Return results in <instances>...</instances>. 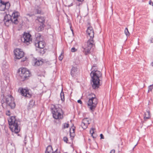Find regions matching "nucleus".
Here are the masks:
<instances>
[{
    "label": "nucleus",
    "instance_id": "obj_25",
    "mask_svg": "<svg viewBox=\"0 0 153 153\" xmlns=\"http://www.w3.org/2000/svg\"><path fill=\"white\" fill-rule=\"evenodd\" d=\"M12 21H11V22H12V23L14 24L17 25L19 23V21L17 19V18H12Z\"/></svg>",
    "mask_w": 153,
    "mask_h": 153
},
{
    "label": "nucleus",
    "instance_id": "obj_50",
    "mask_svg": "<svg viewBox=\"0 0 153 153\" xmlns=\"http://www.w3.org/2000/svg\"><path fill=\"white\" fill-rule=\"evenodd\" d=\"M96 67V65L95 64L94 65H93L92 66V68L95 67Z\"/></svg>",
    "mask_w": 153,
    "mask_h": 153
},
{
    "label": "nucleus",
    "instance_id": "obj_10",
    "mask_svg": "<svg viewBox=\"0 0 153 153\" xmlns=\"http://www.w3.org/2000/svg\"><path fill=\"white\" fill-rule=\"evenodd\" d=\"M31 36V35L29 33L25 32L21 40L23 41L24 43L28 45L30 44V42L32 41Z\"/></svg>",
    "mask_w": 153,
    "mask_h": 153
},
{
    "label": "nucleus",
    "instance_id": "obj_1",
    "mask_svg": "<svg viewBox=\"0 0 153 153\" xmlns=\"http://www.w3.org/2000/svg\"><path fill=\"white\" fill-rule=\"evenodd\" d=\"M86 32L90 38L82 47V51L85 55L91 53V50L94 46V42L93 38L94 37V32L93 27H88Z\"/></svg>",
    "mask_w": 153,
    "mask_h": 153
},
{
    "label": "nucleus",
    "instance_id": "obj_47",
    "mask_svg": "<svg viewBox=\"0 0 153 153\" xmlns=\"http://www.w3.org/2000/svg\"><path fill=\"white\" fill-rule=\"evenodd\" d=\"M75 127H73L72 128V131H73V132H75Z\"/></svg>",
    "mask_w": 153,
    "mask_h": 153
},
{
    "label": "nucleus",
    "instance_id": "obj_23",
    "mask_svg": "<svg viewBox=\"0 0 153 153\" xmlns=\"http://www.w3.org/2000/svg\"><path fill=\"white\" fill-rule=\"evenodd\" d=\"M0 3L1 4V6H2L3 7V10H4L5 9H6V6L7 4V3L5 2L4 1H2L1 0Z\"/></svg>",
    "mask_w": 153,
    "mask_h": 153
},
{
    "label": "nucleus",
    "instance_id": "obj_20",
    "mask_svg": "<svg viewBox=\"0 0 153 153\" xmlns=\"http://www.w3.org/2000/svg\"><path fill=\"white\" fill-rule=\"evenodd\" d=\"M19 16V13L18 11H14L12 13V17L13 18H18Z\"/></svg>",
    "mask_w": 153,
    "mask_h": 153
},
{
    "label": "nucleus",
    "instance_id": "obj_40",
    "mask_svg": "<svg viewBox=\"0 0 153 153\" xmlns=\"http://www.w3.org/2000/svg\"><path fill=\"white\" fill-rule=\"evenodd\" d=\"M27 137V135H25V138H24V143L25 144H26V142H25V141H26Z\"/></svg>",
    "mask_w": 153,
    "mask_h": 153
},
{
    "label": "nucleus",
    "instance_id": "obj_32",
    "mask_svg": "<svg viewBox=\"0 0 153 153\" xmlns=\"http://www.w3.org/2000/svg\"><path fill=\"white\" fill-rule=\"evenodd\" d=\"M77 49L75 48L74 47L72 48L71 49V51L72 52H74L77 51Z\"/></svg>",
    "mask_w": 153,
    "mask_h": 153
},
{
    "label": "nucleus",
    "instance_id": "obj_8",
    "mask_svg": "<svg viewBox=\"0 0 153 153\" xmlns=\"http://www.w3.org/2000/svg\"><path fill=\"white\" fill-rule=\"evenodd\" d=\"M15 56V58L17 59H20L23 57L25 53L20 48H16L13 51Z\"/></svg>",
    "mask_w": 153,
    "mask_h": 153
},
{
    "label": "nucleus",
    "instance_id": "obj_17",
    "mask_svg": "<svg viewBox=\"0 0 153 153\" xmlns=\"http://www.w3.org/2000/svg\"><path fill=\"white\" fill-rule=\"evenodd\" d=\"M150 117V113L149 111H146V112L144 113V118L145 120L146 119H149Z\"/></svg>",
    "mask_w": 153,
    "mask_h": 153
},
{
    "label": "nucleus",
    "instance_id": "obj_4",
    "mask_svg": "<svg viewBox=\"0 0 153 153\" xmlns=\"http://www.w3.org/2000/svg\"><path fill=\"white\" fill-rule=\"evenodd\" d=\"M8 122L10 128L12 132L17 134L20 131V129L19 124L20 122L16 119V116H11L8 120Z\"/></svg>",
    "mask_w": 153,
    "mask_h": 153
},
{
    "label": "nucleus",
    "instance_id": "obj_7",
    "mask_svg": "<svg viewBox=\"0 0 153 153\" xmlns=\"http://www.w3.org/2000/svg\"><path fill=\"white\" fill-rule=\"evenodd\" d=\"M93 96L90 98L88 103V105L90 106L89 108L91 111H94L98 103V100L96 97L95 95L93 94Z\"/></svg>",
    "mask_w": 153,
    "mask_h": 153
},
{
    "label": "nucleus",
    "instance_id": "obj_15",
    "mask_svg": "<svg viewBox=\"0 0 153 153\" xmlns=\"http://www.w3.org/2000/svg\"><path fill=\"white\" fill-rule=\"evenodd\" d=\"M53 152L52 146L51 145H49L46 149L45 153H52Z\"/></svg>",
    "mask_w": 153,
    "mask_h": 153
},
{
    "label": "nucleus",
    "instance_id": "obj_38",
    "mask_svg": "<svg viewBox=\"0 0 153 153\" xmlns=\"http://www.w3.org/2000/svg\"><path fill=\"white\" fill-rule=\"evenodd\" d=\"M63 57L62 56V54H61L60 56H59V60L61 61L63 59Z\"/></svg>",
    "mask_w": 153,
    "mask_h": 153
},
{
    "label": "nucleus",
    "instance_id": "obj_35",
    "mask_svg": "<svg viewBox=\"0 0 153 153\" xmlns=\"http://www.w3.org/2000/svg\"><path fill=\"white\" fill-rule=\"evenodd\" d=\"M6 114L7 116H10V112L9 110H7L6 112Z\"/></svg>",
    "mask_w": 153,
    "mask_h": 153
},
{
    "label": "nucleus",
    "instance_id": "obj_44",
    "mask_svg": "<svg viewBox=\"0 0 153 153\" xmlns=\"http://www.w3.org/2000/svg\"><path fill=\"white\" fill-rule=\"evenodd\" d=\"M58 149H57L55 151H53L52 152V153H60V152H58L57 151Z\"/></svg>",
    "mask_w": 153,
    "mask_h": 153
},
{
    "label": "nucleus",
    "instance_id": "obj_9",
    "mask_svg": "<svg viewBox=\"0 0 153 153\" xmlns=\"http://www.w3.org/2000/svg\"><path fill=\"white\" fill-rule=\"evenodd\" d=\"M39 22V27L38 30L39 31L42 30L44 29L45 27L44 23H45V19L44 17L41 16H38L36 19Z\"/></svg>",
    "mask_w": 153,
    "mask_h": 153
},
{
    "label": "nucleus",
    "instance_id": "obj_49",
    "mask_svg": "<svg viewBox=\"0 0 153 153\" xmlns=\"http://www.w3.org/2000/svg\"><path fill=\"white\" fill-rule=\"evenodd\" d=\"M84 0H77V1L78 2H82L84 1Z\"/></svg>",
    "mask_w": 153,
    "mask_h": 153
},
{
    "label": "nucleus",
    "instance_id": "obj_2",
    "mask_svg": "<svg viewBox=\"0 0 153 153\" xmlns=\"http://www.w3.org/2000/svg\"><path fill=\"white\" fill-rule=\"evenodd\" d=\"M91 77V83L92 88L94 89H97L101 85L100 78L102 76V74L100 71L97 70H93L90 73Z\"/></svg>",
    "mask_w": 153,
    "mask_h": 153
},
{
    "label": "nucleus",
    "instance_id": "obj_52",
    "mask_svg": "<svg viewBox=\"0 0 153 153\" xmlns=\"http://www.w3.org/2000/svg\"><path fill=\"white\" fill-rule=\"evenodd\" d=\"M25 60V59L24 60H22V61H21L24 62V61Z\"/></svg>",
    "mask_w": 153,
    "mask_h": 153
},
{
    "label": "nucleus",
    "instance_id": "obj_16",
    "mask_svg": "<svg viewBox=\"0 0 153 153\" xmlns=\"http://www.w3.org/2000/svg\"><path fill=\"white\" fill-rule=\"evenodd\" d=\"M35 101L33 100H30V101L29 105L28 106L27 109H30L33 108V106L35 105Z\"/></svg>",
    "mask_w": 153,
    "mask_h": 153
},
{
    "label": "nucleus",
    "instance_id": "obj_41",
    "mask_svg": "<svg viewBox=\"0 0 153 153\" xmlns=\"http://www.w3.org/2000/svg\"><path fill=\"white\" fill-rule=\"evenodd\" d=\"M100 139H104V137L103 135L102 134H100Z\"/></svg>",
    "mask_w": 153,
    "mask_h": 153
},
{
    "label": "nucleus",
    "instance_id": "obj_28",
    "mask_svg": "<svg viewBox=\"0 0 153 153\" xmlns=\"http://www.w3.org/2000/svg\"><path fill=\"white\" fill-rule=\"evenodd\" d=\"M124 33L127 36H129L130 34L128 31V29L127 28H125L124 31Z\"/></svg>",
    "mask_w": 153,
    "mask_h": 153
},
{
    "label": "nucleus",
    "instance_id": "obj_53",
    "mask_svg": "<svg viewBox=\"0 0 153 153\" xmlns=\"http://www.w3.org/2000/svg\"><path fill=\"white\" fill-rule=\"evenodd\" d=\"M60 123H60V122H59V125H60Z\"/></svg>",
    "mask_w": 153,
    "mask_h": 153
},
{
    "label": "nucleus",
    "instance_id": "obj_37",
    "mask_svg": "<svg viewBox=\"0 0 153 153\" xmlns=\"http://www.w3.org/2000/svg\"><path fill=\"white\" fill-rule=\"evenodd\" d=\"M82 2H79L76 3V5L78 6H80V5L82 4V2Z\"/></svg>",
    "mask_w": 153,
    "mask_h": 153
},
{
    "label": "nucleus",
    "instance_id": "obj_33",
    "mask_svg": "<svg viewBox=\"0 0 153 153\" xmlns=\"http://www.w3.org/2000/svg\"><path fill=\"white\" fill-rule=\"evenodd\" d=\"M64 128H68L69 126V125L68 123H64Z\"/></svg>",
    "mask_w": 153,
    "mask_h": 153
},
{
    "label": "nucleus",
    "instance_id": "obj_3",
    "mask_svg": "<svg viewBox=\"0 0 153 153\" xmlns=\"http://www.w3.org/2000/svg\"><path fill=\"white\" fill-rule=\"evenodd\" d=\"M1 102L2 107L4 108L9 107L11 109H13L16 105L14 98L10 94L4 96L1 100Z\"/></svg>",
    "mask_w": 153,
    "mask_h": 153
},
{
    "label": "nucleus",
    "instance_id": "obj_27",
    "mask_svg": "<svg viewBox=\"0 0 153 153\" xmlns=\"http://www.w3.org/2000/svg\"><path fill=\"white\" fill-rule=\"evenodd\" d=\"M88 125V124H86L82 121L81 126L83 129H86L87 128Z\"/></svg>",
    "mask_w": 153,
    "mask_h": 153
},
{
    "label": "nucleus",
    "instance_id": "obj_12",
    "mask_svg": "<svg viewBox=\"0 0 153 153\" xmlns=\"http://www.w3.org/2000/svg\"><path fill=\"white\" fill-rule=\"evenodd\" d=\"M33 63H34V65L36 66H39L42 65L43 63V59L39 58H34L33 59Z\"/></svg>",
    "mask_w": 153,
    "mask_h": 153
},
{
    "label": "nucleus",
    "instance_id": "obj_36",
    "mask_svg": "<svg viewBox=\"0 0 153 153\" xmlns=\"http://www.w3.org/2000/svg\"><path fill=\"white\" fill-rule=\"evenodd\" d=\"M8 68V65H5V67L4 66V65H3L2 68L3 70L5 68Z\"/></svg>",
    "mask_w": 153,
    "mask_h": 153
},
{
    "label": "nucleus",
    "instance_id": "obj_22",
    "mask_svg": "<svg viewBox=\"0 0 153 153\" xmlns=\"http://www.w3.org/2000/svg\"><path fill=\"white\" fill-rule=\"evenodd\" d=\"M82 122L89 125L91 121V120L88 118H85L83 119Z\"/></svg>",
    "mask_w": 153,
    "mask_h": 153
},
{
    "label": "nucleus",
    "instance_id": "obj_45",
    "mask_svg": "<svg viewBox=\"0 0 153 153\" xmlns=\"http://www.w3.org/2000/svg\"><path fill=\"white\" fill-rule=\"evenodd\" d=\"M71 27H72L71 25H71L70 26V29H71V30L72 31L73 34H74V32H73V29Z\"/></svg>",
    "mask_w": 153,
    "mask_h": 153
},
{
    "label": "nucleus",
    "instance_id": "obj_31",
    "mask_svg": "<svg viewBox=\"0 0 153 153\" xmlns=\"http://www.w3.org/2000/svg\"><path fill=\"white\" fill-rule=\"evenodd\" d=\"M153 84L152 85H151L149 86L148 87V92H149L152 91V89L153 88Z\"/></svg>",
    "mask_w": 153,
    "mask_h": 153
},
{
    "label": "nucleus",
    "instance_id": "obj_39",
    "mask_svg": "<svg viewBox=\"0 0 153 153\" xmlns=\"http://www.w3.org/2000/svg\"><path fill=\"white\" fill-rule=\"evenodd\" d=\"M149 4L150 5L153 6V2L151 0H150L149 1Z\"/></svg>",
    "mask_w": 153,
    "mask_h": 153
},
{
    "label": "nucleus",
    "instance_id": "obj_34",
    "mask_svg": "<svg viewBox=\"0 0 153 153\" xmlns=\"http://www.w3.org/2000/svg\"><path fill=\"white\" fill-rule=\"evenodd\" d=\"M63 140L64 142H66V143H68L67 141H68V140L67 137H63Z\"/></svg>",
    "mask_w": 153,
    "mask_h": 153
},
{
    "label": "nucleus",
    "instance_id": "obj_13",
    "mask_svg": "<svg viewBox=\"0 0 153 153\" xmlns=\"http://www.w3.org/2000/svg\"><path fill=\"white\" fill-rule=\"evenodd\" d=\"M78 68L76 67L72 66L71 69L70 74L72 77L76 76Z\"/></svg>",
    "mask_w": 153,
    "mask_h": 153
},
{
    "label": "nucleus",
    "instance_id": "obj_30",
    "mask_svg": "<svg viewBox=\"0 0 153 153\" xmlns=\"http://www.w3.org/2000/svg\"><path fill=\"white\" fill-rule=\"evenodd\" d=\"M95 129V128H91V130H90V133L91 134V136H92L94 138V137L93 135V134L94 133V131Z\"/></svg>",
    "mask_w": 153,
    "mask_h": 153
},
{
    "label": "nucleus",
    "instance_id": "obj_29",
    "mask_svg": "<svg viewBox=\"0 0 153 153\" xmlns=\"http://www.w3.org/2000/svg\"><path fill=\"white\" fill-rule=\"evenodd\" d=\"M4 24L5 25L7 26H8L12 22L11 21H4Z\"/></svg>",
    "mask_w": 153,
    "mask_h": 153
},
{
    "label": "nucleus",
    "instance_id": "obj_24",
    "mask_svg": "<svg viewBox=\"0 0 153 153\" xmlns=\"http://www.w3.org/2000/svg\"><path fill=\"white\" fill-rule=\"evenodd\" d=\"M60 96L62 101H64L65 100L64 94L63 91L62 89V91L60 93Z\"/></svg>",
    "mask_w": 153,
    "mask_h": 153
},
{
    "label": "nucleus",
    "instance_id": "obj_18",
    "mask_svg": "<svg viewBox=\"0 0 153 153\" xmlns=\"http://www.w3.org/2000/svg\"><path fill=\"white\" fill-rule=\"evenodd\" d=\"M12 17L10 15L7 14L4 17V21H10L12 20Z\"/></svg>",
    "mask_w": 153,
    "mask_h": 153
},
{
    "label": "nucleus",
    "instance_id": "obj_46",
    "mask_svg": "<svg viewBox=\"0 0 153 153\" xmlns=\"http://www.w3.org/2000/svg\"><path fill=\"white\" fill-rule=\"evenodd\" d=\"M115 150L114 149L112 150L110 152V153H115Z\"/></svg>",
    "mask_w": 153,
    "mask_h": 153
},
{
    "label": "nucleus",
    "instance_id": "obj_26",
    "mask_svg": "<svg viewBox=\"0 0 153 153\" xmlns=\"http://www.w3.org/2000/svg\"><path fill=\"white\" fill-rule=\"evenodd\" d=\"M70 135L71 139L72 140L74 139L75 136V132H72L71 130V129H70Z\"/></svg>",
    "mask_w": 153,
    "mask_h": 153
},
{
    "label": "nucleus",
    "instance_id": "obj_21",
    "mask_svg": "<svg viewBox=\"0 0 153 153\" xmlns=\"http://www.w3.org/2000/svg\"><path fill=\"white\" fill-rule=\"evenodd\" d=\"M34 12L36 14H41V8L40 7L38 6L37 8H36L34 10Z\"/></svg>",
    "mask_w": 153,
    "mask_h": 153
},
{
    "label": "nucleus",
    "instance_id": "obj_43",
    "mask_svg": "<svg viewBox=\"0 0 153 153\" xmlns=\"http://www.w3.org/2000/svg\"><path fill=\"white\" fill-rule=\"evenodd\" d=\"M150 42L151 43H153V36L151 37L150 39Z\"/></svg>",
    "mask_w": 153,
    "mask_h": 153
},
{
    "label": "nucleus",
    "instance_id": "obj_51",
    "mask_svg": "<svg viewBox=\"0 0 153 153\" xmlns=\"http://www.w3.org/2000/svg\"><path fill=\"white\" fill-rule=\"evenodd\" d=\"M151 65L153 66V62L151 63Z\"/></svg>",
    "mask_w": 153,
    "mask_h": 153
},
{
    "label": "nucleus",
    "instance_id": "obj_5",
    "mask_svg": "<svg viewBox=\"0 0 153 153\" xmlns=\"http://www.w3.org/2000/svg\"><path fill=\"white\" fill-rule=\"evenodd\" d=\"M53 117L55 119L60 120L63 118V112L62 109L59 107L53 105L51 108Z\"/></svg>",
    "mask_w": 153,
    "mask_h": 153
},
{
    "label": "nucleus",
    "instance_id": "obj_19",
    "mask_svg": "<svg viewBox=\"0 0 153 153\" xmlns=\"http://www.w3.org/2000/svg\"><path fill=\"white\" fill-rule=\"evenodd\" d=\"M36 50L38 51L40 55H43L45 52V51L44 48H38V49H36Z\"/></svg>",
    "mask_w": 153,
    "mask_h": 153
},
{
    "label": "nucleus",
    "instance_id": "obj_6",
    "mask_svg": "<svg viewBox=\"0 0 153 153\" xmlns=\"http://www.w3.org/2000/svg\"><path fill=\"white\" fill-rule=\"evenodd\" d=\"M18 72L19 73L20 80L22 81L27 79L30 76V71L25 68L19 69Z\"/></svg>",
    "mask_w": 153,
    "mask_h": 153
},
{
    "label": "nucleus",
    "instance_id": "obj_14",
    "mask_svg": "<svg viewBox=\"0 0 153 153\" xmlns=\"http://www.w3.org/2000/svg\"><path fill=\"white\" fill-rule=\"evenodd\" d=\"M45 45V42L44 41H37V43L35 42V45L38 48H44Z\"/></svg>",
    "mask_w": 153,
    "mask_h": 153
},
{
    "label": "nucleus",
    "instance_id": "obj_48",
    "mask_svg": "<svg viewBox=\"0 0 153 153\" xmlns=\"http://www.w3.org/2000/svg\"><path fill=\"white\" fill-rule=\"evenodd\" d=\"M73 5V3H71L68 6V7H70L71 6H72Z\"/></svg>",
    "mask_w": 153,
    "mask_h": 153
},
{
    "label": "nucleus",
    "instance_id": "obj_42",
    "mask_svg": "<svg viewBox=\"0 0 153 153\" xmlns=\"http://www.w3.org/2000/svg\"><path fill=\"white\" fill-rule=\"evenodd\" d=\"M77 102L78 103H80L81 104H82V102L80 100H79L77 101Z\"/></svg>",
    "mask_w": 153,
    "mask_h": 153
},
{
    "label": "nucleus",
    "instance_id": "obj_11",
    "mask_svg": "<svg viewBox=\"0 0 153 153\" xmlns=\"http://www.w3.org/2000/svg\"><path fill=\"white\" fill-rule=\"evenodd\" d=\"M22 95L25 97H31V94L29 92V90L27 88H22L20 91Z\"/></svg>",
    "mask_w": 153,
    "mask_h": 153
}]
</instances>
